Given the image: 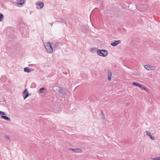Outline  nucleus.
I'll return each instance as SVG.
<instances>
[{
	"instance_id": "aec40b11",
	"label": "nucleus",
	"mask_w": 160,
	"mask_h": 160,
	"mask_svg": "<svg viewBox=\"0 0 160 160\" xmlns=\"http://www.w3.org/2000/svg\"><path fill=\"white\" fill-rule=\"evenodd\" d=\"M150 138L152 140H155V138L153 137L151 135L149 136Z\"/></svg>"
},
{
	"instance_id": "9d476101",
	"label": "nucleus",
	"mask_w": 160,
	"mask_h": 160,
	"mask_svg": "<svg viewBox=\"0 0 160 160\" xmlns=\"http://www.w3.org/2000/svg\"><path fill=\"white\" fill-rule=\"evenodd\" d=\"M24 0H18L17 4L18 5H22L24 3Z\"/></svg>"
},
{
	"instance_id": "5701e85b",
	"label": "nucleus",
	"mask_w": 160,
	"mask_h": 160,
	"mask_svg": "<svg viewBox=\"0 0 160 160\" xmlns=\"http://www.w3.org/2000/svg\"><path fill=\"white\" fill-rule=\"evenodd\" d=\"M101 113H102V115L103 116V119H104L105 118V117L104 116V114H103L102 112V111L101 112Z\"/></svg>"
},
{
	"instance_id": "4468645a",
	"label": "nucleus",
	"mask_w": 160,
	"mask_h": 160,
	"mask_svg": "<svg viewBox=\"0 0 160 160\" xmlns=\"http://www.w3.org/2000/svg\"><path fill=\"white\" fill-rule=\"evenodd\" d=\"M45 88H40L39 90L40 92L41 93H42L44 92Z\"/></svg>"
},
{
	"instance_id": "f3484780",
	"label": "nucleus",
	"mask_w": 160,
	"mask_h": 160,
	"mask_svg": "<svg viewBox=\"0 0 160 160\" xmlns=\"http://www.w3.org/2000/svg\"><path fill=\"white\" fill-rule=\"evenodd\" d=\"M54 111L55 112H60V109L59 108H57L56 109L54 110Z\"/></svg>"
},
{
	"instance_id": "6ab92c4d",
	"label": "nucleus",
	"mask_w": 160,
	"mask_h": 160,
	"mask_svg": "<svg viewBox=\"0 0 160 160\" xmlns=\"http://www.w3.org/2000/svg\"><path fill=\"white\" fill-rule=\"evenodd\" d=\"M145 132L146 133L147 135H148V136H149V135H151L150 132L148 131H145Z\"/></svg>"
},
{
	"instance_id": "393cba45",
	"label": "nucleus",
	"mask_w": 160,
	"mask_h": 160,
	"mask_svg": "<svg viewBox=\"0 0 160 160\" xmlns=\"http://www.w3.org/2000/svg\"><path fill=\"white\" fill-rule=\"evenodd\" d=\"M37 9L38 8V6L37 7Z\"/></svg>"
},
{
	"instance_id": "ddd939ff",
	"label": "nucleus",
	"mask_w": 160,
	"mask_h": 160,
	"mask_svg": "<svg viewBox=\"0 0 160 160\" xmlns=\"http://www.w3.org/2000/svg\"><path fill=\"white\" fill-rule=\"evenodd\" d=\"M133 85L137 86L140 88H142V85L139 83L135 82H133Z\"/></svg>"
},
{
	"instance_id": "6e6552de",
	"label": "nucleus",
	"mask_w": 160,
	"mask_h": 160,
	"mask_svg": "<svg viewBox=\"0 0 160 160\" xmlns=\"http://www.w3.org/2000/svg\"><path fill=\"white\" fill-rule=\"evenodd\" d=\"M121 43L120 40H115L113 42L111 43V45L113 47H115L119 44Z\"/></svg>"
},
{
	"instance_id": "f8f14e48",
	"label": "nucleus",
	"mask_w": 160,
	"mask_h": 160,
	"mask_svg": "<svg viewBox=\"0 0 160 160\" xmlns=\"http://www.w3.org/2000/svg\"><path fill=\"white\" fill-rule=\"evenodd\" d=\"M24 71L25 72H29L32 70V68L30 69L28 67H26L24 68Z\"/></svg>"
},
{
	"instance_id": "a211bd4d",
	"label": "nucleus",
	"mask_w": 160,
	"mask_h": 160,
	"mask_svg": "<svg viewBox=\"0 0 160 160\" xmlns=\"http://www.w3.org/2000/svg\"><path fill=\"white\" fill-rule=\"evenodd\" d=\"M152 160H160V157L153 158Z\"/></svg>"
},
{
	"instance_id": "2eb2a0df",
	"label": "nucleus",
	"mask_w": 160,
	"mask_h": 160,
	"mask_svg": "<svg viewBox=\"0 0 160 160\" xmlns=\"http://www.w3.org/2000/svg\"><path fill=\"white\" fill-rule=\"evenodd\" d=\"M144 67L147 70H150V66L148 65H145L144 66Z\"/></svg>"
},
{
	"instance_id": "f257e3e1",
	"label": "nucleus",
	"mask_w": 160,
	"mask_h": 160,
	"mask_svg": "<svg viewBox=\"0 0 160 160\" xmlns=\"http://www.w3.org/2000/svg\"><path fill=\"white\" fill-rule=\"evenodd\" d=\"M97 54L102 57H105L108 54V52L105 50L98 49L97 50Z\"/></svg>"
},
{
	"instance_id": "1a4fd4ad",
	"label": "nucleus",
	"mask_w": 160,
	"mask_h": 160,
	"mask_svg": "<svg viewBox=\"0 0 160 160\" xmlns=\"http://www.w3.org/2000/svg\"><path fill=\"white\" fill-rule=\"evenodd\" d=\"M36 4L37 5L39 6L40 7V9L42 8L44 6V3L43 2H37L36 3Z\"/></svg>"
},
{
	"instance_id": "dca6fc26",
	"label": "nucleus",
	"mask_w": 160,
	"mask_h": 160,
	"mask_svg": "<svg viewBox=\"0 0 160 160\" xmlns=\"http://www.w3.org/2000/svg\"><path fill=\"white\" fill-rule=\"evenodd\" d=\"M3 15L2 14H0V22H2L3 21Z\"/></svg>"
},
{
	"instance_id": "0eeeda50",
	"label": "nucleus",
	"mask_w": 160,
	"mask_h": 160,
	"mask_svg": "<svg viewBox=\"0 0 160 160\" xmlns=\"http://www.w3.org/2000/svg\"><path fill=\"white\" fill-rule=\"evenodd\" d=\"M69 150L78 153H81L82 152V150L80 148H69Z\"/></svg>"
},
{
	"instance_id": "b1692460",
	"label": "nucleus",
	"mask_w": 160,
	"mask_h": 160,
	"mask_svg": "<svg viewBox=\"0 0 160 160\" xmlns=\"http://www.w3.org/2000/svg\"><path fill=\"white\" fill-rule=\"evenodd\" d=\"M5 137L8 138V140H9V141H10V138L8 136L6 135L5 136Z\"/></svg>"
},
{
	"instance_id": "9b49d317",
	"label": "nucleus",
	"mask_w": 160,
	"mask_h": 160,
	"mask_svg": "<svg viewBox=\"0 0 160 160\" xmlns=\"http://www.w3.org/2000/svg\"><path fill=\"white\" fill-rule=\"evenodd\" d=\"M112 76V72L110 70H108V80L109 81L111 80Z\"/></svg>"
},
{
	"instance_id": "423d86ee",
	"label": "nucleus",
	"mask_w": 160,
	"mask_h": 160,
	"mask_svg": "<svg viewBox=\"0 0 160 160\" xmlns=\"http://www.w3.org/2000/svg\"><path fill=\"white\" fill-rule=\"evenodd\" d=\"M58 93L60 94H66V91L63 90L62 87H59L58 88Z\"/></svg>"
},
{
	"instance_id": "f03ea898",
	"label": "nucleus",
	"mask_w": 160,
	"mask_h": 160,
	"mask_svg": "<svg viewBox=\"0 0 160 160\" xmlns=\"http://www.w3.org/2000/svg\"><path fill=\"white\" fill-rule=\"evenodd\" d=\"M44 46L47 51L49 53H51L53 51V49L51 44L50 42L46 43V45L44 44Z\"/></svg>"
},
{
	"instance_id": "39448f33",
	"label": "nucleus",
	"mask_w": 160,
	"mask_h": 160,
	"mask_svg": "<svg viewBox=\"0 0 160 160\" xmlns=\"http://www.w3.org/2000/svg\"><path fill=\"white\" fill-rule=\"evenodd\" d=\"M52 45L54 48H57L59 47L62 45V43L58 42H56L55 43H52Z\"/></svg>"
},
{
	"instance_id": "20e7f679",
	"label": "nucleus",
	"mask_w": 160,
	"mask_h": 160,
	"mask_svg": "<svg viewBox=\"0 0 160 160\" xmlns=\"http://www.w3.org/2000/svg\"><path fill=\"white\" fill-rule=\"evenodd\" d=\"M23 96L24 99H25L29 96V93L27 89H25L23 93Z\"/></svg>"
},
{
	"instance_id": "4be33fe9",
	"label": "nucleus",
	"mask_w": 160,
	"mask_h": 160,
	"mask_svg": "<svg viewBox=\"0 0 160 160\" xmlns=\"http://www.w3.org/2000/svg\"><path fill=\"white\" fill-rule=\"evenodd\" d=\"M95 49V48H91L90 51L91 52H93L94 51Z\"/></svg>"
},
{
	"instance_id": "412c9836",
	"label": "nucleus",
	"mask_w": 160,
	"mask_h": 160,
	"mask_svg": "<svg viewBox=\"0 0 160 160\" xmlns=\"http://www.w3.org/2000/svg\"><path fill=\"white\" fill-rule=\"evenodd\" d=\"M142 88V89H144V90H146V91H147V88H146V87L145 86H143V85H142V88Z\"/></svg>"
},
{
	"instance_id": "a878e982",
	"label": "nucleus",
	"mask_w": 160,
	"mask_h": 160,
	"mask_svg": "<svg viewBox=\"0 0 160 160\" xmlns=\"http://www.w3.org/2000/svg\"><path fill=\"white\" fill-rule=\"evenodd\" d=\"M122 8H124V7H122Z\"/></svg>"
},
{
	"instance_id": "7ed1b4c3",
	"label": "nucleus",
	"mask_w": 160,
	"mask_h": 160,
	"mask_svg": "<svg viewBox=\"0 0 160 160\" xmlns=\"http://www.w3.org/2000/svg\"><path fill=\"white\" fill-rule=\"evenodd\" d=\"M2 114V115L1 116V118L4 119L5 120H7L8 121H11V119L10 118H9L6 116H4L6 115L5 112L0 111V115Z\"/></svg>"
}]
</instances>
